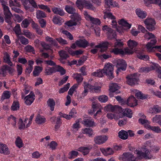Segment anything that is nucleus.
Listing matches in <instances>:
<instances>
[{
	"label": "nucleus",
	"instance_id": "obj_21",
	"mask_svg": "<svg viewBox=\"0 0 161 161\" xmlns=\"http://www.w3.org/2000/svg\"><path fill=\"white\" fill-rule=\"evenodd\" d=\"M136 12L138 16L142 19L145 18L147 15L146 13L142 11L140 8L136 9Z\"/></svg>",
	"mask_w": 161,
	"mask_h": 161
},
{
	"label": "nucleus",
	"instance_id": "obj_46",
	"mask_svg": "<svg viewBox=\"0 0 161 161\" xmlns=\"http://www.w3.org/2000/svg\"><path fill=\"white\" fill-rule=\"evenodd\" d=\"M80 24V22H78V23L71 20H70L66 22L65 23V24L66 25L69 27L72 26L74 25H79Z\"/></svg>",
	"mask_w": 161,
	"mask_h": 161
},
{
	"label": "nucleus",
	"instance_id": "obj_45",
	"mask_svg": "<svg viewBox=\"0 0 161 161\" xmlns=\"http://www.w3.org/2000/svg\"><path fill=\"white\" fill-rule=\"evenodd\" d=\"M19 39L22 44L26 45L29 43L28 40L23 36H19Z\"/></svg>",
	"mask_w": 161,
	"mask_h": 161
},
{
	"label": "nucleus",
	"instance_id": "obj_7",
	"mask_svg": "<svg viewBox=\"0 0 161 161\" xmlns=\"http://www.w3.org/2000/svg\"><path fill=\"white\" fill-rule=\"evenodd\" d=\"M122 158L123 161H132L135 159L134 155L130 152L124 153Z\"/></svg>",
	"mask_w": 161,
	"mask_h": 161
},
{
	"label": "nucleus",
	"instance_id": "obj_29",
	"mask_svg": "<svg viewBox=\"0 0 161 161\" xmlns=\"http://www.w3.org/2000/svg\"><path fill=\"white\" fill-rule=\"evenodd\" d=\"M103 13L104 14L103 18L104 19L107 18H109L111 19H115V16L112 14V13L107 11H104Z\"/></svg>",
	"mask_w": 161,
	"mask_h": 161
},
{
	"label": "nucleus",
	"instance_id": "obj_57",
	"mask_svg": "<svg viewBox=\"0 0 161 161\" xmlns=\"http://www.w3.org/2000/svg\"><path fill=\"white\" fill-rule=\"evenodd\" d=\"M60 17L59 16H55L53 18V23L56 24H58L61 23Z\"/></svg>",
	"mask_w": 161,
	"mask_h": 161
},
{
	"label": "nucleus",
	"instance_id": "obj_8",
	"mask_svg": "<svg viewBox=\"0 0 161 161\" xmlns=\"http://www.w3.org/2000/svg\"><path fill=\"white\" fill-rule=\"evenodd\" d=\"M125 104L130 107H133L137 105V100L133 96H131L128 98L127 100H126Z\"/></svg>",
	"mask_w": 161,
	"mask_h": 161
},
{
	"label": "nucleus",
	"instance_id": "obj_53",
	"mask_svg": "<svg viewBox=\"0 0 161 161\" xmlns=\"http://www.w3.org/2000/svg\"><path fill=\"white\" fill-rule=\"evenodd\" d=\"M145 38H147V39L149 40L151 39H154L155 38V35L152 33L147 32V34H146L144 36Z\"/></svg>",
	"mask_w": 161,
	"mask_h": 161
},
{
	"label": "nucleus",
	"instance_id": "obj_1",
	"mask_svg": "<svg viewBox=\"0 0 161 161\" xmlns=\"http://www.w3.org/2000/svg\"><path fill=\"white\" fill-rule=\"evenodd\" d=\"M118 22L119 24L121 26L117 27L116 26L117 22L116 20H114L112 21V25L113 26V27L116 28V30L119 33L121 34L124 31L129 29L131 26V24H129L123 19L119 20Z\"/></svg>",
	"mask_w": 161,
	"mask_h": 161
},
{
	"label": "nucleus",
	"instance_id": "obj_4",
	"mask_svg": "<svg viewBox=\"0 0 161 161\" xmlns=\"http://www.w3.org/2000/svg\"><path fill=\"white\" fill-rule=\"evenodd\" d=\"M20 1L25 9L26 10H29L31 8V5L30 4L28 5V2L34 8H37V4L34 0H20Z\"/></svg>",
	"mask_w": 161,
	"mask_h": 161
},
{
	"label": "nucleus",
	"instance_id": "obj_49",
	"mask_svg": "<svg viewBox=\"0 0 161 161\" xmlns=\"http://www.w3.org/2000/svg\"><path fill=\"white\" fill-rule=\"evenodd\" d=\"M155 0H144V3L146 6L150 7L151 6V4H155Z\"/></svg>",
	"mask_w": 161,
	"mask_h": 161
},
{
	"label": "nucleus",
	"instance_id": "obj_2",
	"mask_svg": "<svg viewBox=\"0 0 161 161\" xmlns=\"http://www.w3.org/2000/svg\"><path fill=\"white\" fill-rule=\"evenodd\" d=\"M127 79L126 81L127 84L131 86H133L137 84V82L139 80L138 76L137 73H135L128 75L126 77Z\"/></svg>",
	"mask_w": 161,
	"mask_h": 161
},
{
	"label": "nucleus",
	"instance_id": "obj_36",
	"mask_svg": "<svg viewBox=\"0 0 161 161\" xmlns=\"http://www.w3.org/2000/svg\"><path fill=\"white\" fill-rule=\"evenodd\" d=\"M78 154V153L76 151L72 150L69 153V157L68 158L72 159L75 158Z\"/></svg>",
	"mask_w": 161,
	"mask_h": 161
},
{
	"label": "nucleus",
	"instance_id": "obj_20",
	"mask_svg": "<svg viewBox=\"0 0 161 161\" xmlns=\"http://www.w3.org/2000/svg\"><path fill=\"white\" fill-rule=\"evenodd\" d=\"M52 11L55 14H58L61 16L64 15V11L60 8H52Z\"/></svg>",
	"mask_w": 161,
	"mask_h": 161
},
{
	"label": "nucleus",
	"instance_id": "obj_42",
	"mask_svg": "<svg viewBox=\"0 0 161 161\" xmlns=\"http://www.w3.org/2000/svg\"><path fill=\"white\" fill-rule=\"evenodd\" d=\"M70 86V83H68L67 84L65 85L64 87L61 88L59 91V93H61L66 92L68 91Z\"/></svg>",
	"mask_w": 161,
	"mask_h": 161
},
{
	"label": "nucleus",
	"instance_id": "obj_24",
	"mask_svg": "<svg viewBox=\"0 0 161 161\" xmlns=\"http://www.w3.org/2000/svg\"><path fill=\"white\" fill-rule=\"evenodd\" d=\"M83 122L84 125L87 127H93L95 126L94 121L92 119H85L83 121Z\"/></svg>",
	"mask_w": 161,
	"mask_h": 161
},
{
	"label": "nucleus",
	"instance_id": "obj_18",
	"mask_svg": "<svg viewBox=\"0 0 161 161\" xmlns=\"http://www.w3.org/2000/svg\"><path fill=\"white\" fill-rule=\"evenodd\" d=\"M145 126L146 128L150 129L155 132L157 133H160L161 132V129L158 126H151L147 124H145Z\"/></svg>",
	"mask_w": 161,
	"mask_h": 161
},
{
	"label": "nucleus",
	"instance_id": "obj_61",
	"mask_svg": "<svg viewBox=\"0 0 161 161\" xmlns=\"http://www.w3.org/2000/svg\"><path fill=\"white\" fill-rule=\"evenodd\" d=\"M29 24V23L28 20L27 19H25L22 22L21 25L24 28H26Z\"/></svg>",
	"mask_w": 161,
	"mask_h": 161
},
{
	"label": "nucleus",
	"instance_id": "obj_9",
	"mask_svg": "<svg viewBox=\"0 0 161 161\" xmlns=\"http://www.w3.org/2000/svg\"><path fill=\"white\" fill-rule=\"evenodd\" d=\"M145 152H142V151H140L139 150H136L134 152V153L137 155L138 156L140 157H144L146 158H148L149 159H151L152 157L149 156L150 154L149 151L147 150L145 151Z\"/></svg>",
	"mask_w": 161,
	"mask_h": 161
},
{
	"label": "nucleus",
	"instance_id": "obj_50",
	"mask_svg": "<svg viewBox=\"0 0 161 161\" xmlns=\"http://www.w3.org/2000/svg\"><path fill=\"white\" fill-rule=\"evenodd\" d=\"M15 34L18 35L21 34V31L19 24H17L14 29Z\"/></svg>",
	"mask_w": 161,
	"mask_h": 161
},
{
	"label": "nucleus",
	"instance_id": "obj_27",
	"mask_svg": "<svg viewBox=\"0 0 161 161\" xmlns=\"http://www.w3.org/2000/svg\"><path fill=\"white\" fill-rule=\"evenodd\" d=\"M11 96L10 92L8 91H4L1 97V100L3 101L5 99H9Z\"/></svg>",
	"mask_w": 161,
	"mask_h": 161
},
{
	"label": "nucleus",
	"instance_id": "obj_31",
	"mask_svg": "<svg viewBox=\"0 0 161 161\" xmlns=\"http://www.w3.org/2000/svg\"><path fill=\"white\" fill-rule=\"evenodd\" d=\"M65 9L66 12L69 14H73L75 13V9L71 6L67 5L65 7Z\"/></svg>",
	"mask_w": 161,
	"mask_h": 161
},
{
	"label": "nucleus",
	"instance_id": "obj_64",
	"mask_svg": "<svg viewBox=\"0 0 161 161\" xmlns=\"http://www.w3.org/2000/svg\"><path fill=\"white\" fill-rule=\"evenodd\" d=\"M153 109H154L155 114L161 112V108L157 105L153 106Z\"/></svg>",
	"mask_w": 161,
	"mask_h": 161
},
{
	"label": "nucleus",
	"instance_id": "obj_30",
	"mask_svg": "<svg viewBox=\"0 0 161 161\" xmlns=\"http://www.w3.org/2000/svg\"><path fill=\"white\" fill-rule=\"evenodd\" d=\"M35 121L37 124H42L45 122L46 119L42 118L41 116L38 114L36 118Z\"/></svg>",
	"mask_w": 161,
	"mask_h": 161
},
{
	"label": "nucleus",
	"instance_id": "obj_26",
	"mask_svg": "<svg viewBox=\"0 0 161 161\" xmlns=\"http://www.w3.org/2000/svg\"><path fill=\"white\" fill-rule=\"evenodd\" d=\"M123 111V116H127L129 118H131L132 117V112L131 110L128 108H125V109H122Z\"/></svg>",
	"mask_w": 161,
	"mask_h": 161
},
{
	"label": "nucleus",
	"instance_id": "obj_51",
	"mask_svg": "<svg viewBox=\"0 0 161 161\" xmlns=\"http://www.w3.org/2000/svg\"><path fill=\"white\" fill-rule=\"evenodd\" d=\"M62 32L67 36L68 38L71 40L73 39V36L70 34V33L68 31L65 30H63L62 31Z\"/></svg>",
	"mask_w": 161,
	"mask_h": 161
},
{
	"label": "nucleus",
	"instance_id": "obj_44",
	"mask_svg": "<svg viewBox=\"0 0 161 161\" xmlns=\"http://www.w3.org/2000/svg\"><path fill=\"white\" fill-rule=\"evenodd\" d=\"M135 96L137 97L140 99H145L147 97V96L145 95V94H142L140 92H136L135 94Z\"/></svg>",
	"mask_w": 161,
	"mask_h": 161
},
{
	"label": "nucleus",
	"instance_id": "obj_35",
	"mask_svg": "<svg viewBox=\"0 0 161 161\" xmlns=\"http://www.w3.org/2000/svg\"><path fill=\"white\" fill-rule=\"evenodd\" d=\"M83 130L84 131V133L88 134L89 136H92V135H94L93 131L92 128H86Z\"/></svg>",
	"mask_w": 161,
	"mask_h": 161
},
{
	"label": "nucleus",
	"instance_id": "obj_38",
	"mask_svg": "<svg viewBox=\"0 0 161 161\" xmlns=\"http://www.w3.org/2000/svg\"><path fill=\"white\" fill-rule=\"evenodd\" d=\"M19 108V103L18 102H14L11 107V109L13 111L17 110Z\"/></svg>",
	"mask_w": 161,
	"mask_h": 161
},
{
	"label": "nucleus",
	"instance_id": "obj_41",
	"mask_svg": "<svg viewBox=\"0 0 161 161\" xmlns=\"http://www.w3.org/2000/svg\"><path fill=\"white\" fill-rule=\"evenodd\" d=\"M8 67V66L7 65H4L0 69V73L2 74L3 76H5Z\"/></svg>",
	"mask_w": 161,
	"mask_h": 161
},
{
	"label": "nucleus",
	"instance_id": "obj_6",
	"mask_svg": "<svg viewBox=\"0 0 161 161\" xmlns=\"http://www.w3.org/2000/svg\"><path fill=\"white\" fill-rule=\"evenodd\" d=\"M127 64L123 59H118L116 62V67L118 68V70H125L127 67Z\"/></svg>",
	"mask_w": 161,
	"mask_h": 161
},
{
	"label": "nucleus",
	"instance_id": "obj_47",
	"mask_svg": "<svg viewBox=\"0 0 161 161\" xmlns=\"http://www.w3.org/2000/svg\"><path fill=\"white\" fill-rule=\"evenodd\" d=\"M61 119L60 117H58L57 118V120L56 122V125L55 126L54 129L55 131H57L60 128V125L61 124Z\"/></svg>",
	"mask_w": 161,
	"mask_h": 161
},
{
	"label": "nucleus",
	"instance_id": "obj_14",
	"mask_svg": "<svg viewBox=\"0 0 161 161\" xmlns=\"http://www.w3.org/2000/svg\"><path fill=\"white\" fill-rule=\"evenodd\" d=\"M107 36L108 39L112 40L114 38H115L116 34L115 31L113 30L111 28H107L106 29Z\"/></svg>",
	"mask_w": 161,
	"mask_h": 161
},
{
	"label": "nucleus",
	"instance_id": "obj_60",
	"mask_svg": "<svg viewBox=\"0 0 161 161\" xmlns=\"http://www.w3.org/2000/svg\"><path fill=\"white\" fill-rule=\"evenodd\" d=\"M48 146H49L50 147L52 150H54L56 148V147L57 146V143L55 142L52 141L48 145Z\"/></svg>",
	"mask_w": 161,
	"mask_h": 161
},
{
	"label": "nucleus",
	"instance_id": "obj_28",
	"mask_svg": "<svg viewBox=\"0 0 161 161\" xmlns=\"http://www.w3.org/2000/svg\"><path fill=\"white\" fill-rule=\"evenodd\" d=\"M157 41L156 39H154L151 40L150 42H148L146 45V47L147 50L150 49L151 48L153 47L156 44Z\"/></svg>",
	"mask_w": 161,
	"mask_h": 161
},
{
	"label": "nucleus",
	"instance_id": "obj_48",
	"mask_svg": "<svg viewBox=\"0 0 161 161\" xmlns=\"http://www.w3.org/2000/svg\"><path fill=\"white\" fill-rule=\"evenodd\" d=\"M45 13L42 11L39 10L36 12V17L38 19L46 17Z\"/></svg>",
	"mask_w": 161,
	"mask_h": 161
},
{
	"label": "nucleus",
	"instance_id": "obj_3",
	"mask_svg": "<svg viewBox=\"0 0 161 161\" xmlns=\"http://www.w3.org/2000/svg\"><path fill=\"white\" fill-rule=\"evenodd\" d=\"M113 67L114 66L112 64L109 63L105 65L103 69V73L109 76L110 79H112L114 77L113 74Z\"/></svg>",
	"mask_w": 161,
	"mask_h": 161
},
{
	"label": "nucleus",
	"instance_id": "obj_56",
	"mask_svg": "<svg viewBox=\"0 0 161 161\" xmlns=\"http://www.w3.org/2000/svg\"><path fill=\"white\" fill-rule=\"evenodd\" d=\"M18 124L19 125V128L20 130L24 129L25 128V124L23 123L22 120L20 118L19 119Z\"/></svg>",
	"mask_w": 161,
	"mask_h": 161
},
{
	"label": "nucleus",
	"instance_id": "obj_13",
	"mask_svg": "<svg viewBox=\"0 0 161 161\" xmlns=\"http://www.w3.org/2000/svg\"><path fill=\"white\" fill-rule=\"evenodd\" d=\"M81 6L84 7L87 9L94 10L95 9V8L91 3L90 2L88 1L84 0L81 3Z\"/></svg>",
	"mask_w": 161,
	"mask_h": 161
},
{
	"label": "nucleus",
	"instance_id": "obj_5",
	"mask_svg": "<svg viewBox=\"0 0 161 161\" xmlns=\"http://www.w3.org/2000/svg\"><path fill=\"white\" fill-rule=\"evenodd\" d=\"M146 25V27L147 30L150 31L154 30L155 29L154 25L156 24L155 20L152 19H147L144 21Z\"/></svg>",
	"mask_w": 161,
	"mask_h": 161
},
{
	"label": "nucleus",
	"instance_id": "obj_25",
	"mask_svg": "<svg viewBox=\"0 0 161 161\" xmlns=\"http://www.w3.org/2000/svg\"><path fill=\"white\" fill-rule=\"evenodd\" d=\"M119 54H121L122 55H125L126 54H132L133 53V52L129 49L125 48L123 50L122 48H119Z\"/></svg>",
	"mask_w": 161,
	"mask_h": 161
},
{
	"label": "nucleus",
	"instance_id": "obj_15",
	"mask_svg": "<svg viewBox=\"0 0 161 161\" xmlns=\"http://www.w3.org/2000/svg\"><path fill=\"white\" fill-rule=\"evenodd\" d=\"M0 153L5 155H8L10 153L8 147L5 144H0Z\"/></svg>",
	"mask_w": 161,
	"mask_h": 161
},
{
	"label": "nucleus",
	"instance_id": "obj_22",
	"mask_svg": "<svg viewBox=\"0 0 161 161\" xmlns=\"http://www.w3.org/2000/svg\"><path fill=\"white\" fill-rule=\"evenodd\" d=\"M56 67H49L47 69L45 70V73L47 75H50L53 73H55L56 72Z\"/></svg>",
	"mask_w": 161,
	"mask_h": 161
},
{
	"label": "nucleus",
	"instance_id": "obj_19",
	"mask_svg": "<svg viewBox=\"0 0 161 161\" xmlns=\"http://www.w3.org/2000/svg\"><path fill=\"white\" fill-rule=\"evenodd\" d=\"M59 54L61 59H60V60L61 62V60L66 59L67 58L69 57V55L64 50H61L59 52Z\"/></svg>",
	"mask_w": 161,
	"mask_h": 161
},
{
	"label": "nucleus",
	"instance_id": "obj_54",
	"mask_svg": "<svg viewBox=\"0 0 161 161\" xmlns=\"http://www.w3.org/2000/svg\"><path fill=\"white\" fill-rule=\"evenodd\" d=\"M118 86L117 84L115 83H114L112 84V86L110 87L109 90L111 92H116V91L118 90Z\"/></svg>",
	"mask_w": 161,
	"mask_h": 161
},
{
	"label": "nucleus",
	"instance_id": "obj_63",
	"mask_svg": "<svg viewBox=\"0 0 161 161\" xmlns=\"http://www.w3.org/2000/svg\"><path fill=\"white\" fill-rule=\"evenodd\" d=\"M123 42H116L114 43V47L116 48H121L123 47Z\"/></svg>",
	"mask_w": 161,
	"mask_h": 161
},
{
	"label": "nucleus",
	"instance_id": "obj_32",
	"mask_svg": "<svg viewBox=\"0 0 161 161\" xmlns=\"http://www.w3.org/2000/svg\"><path fill=\"white\" fill-rule=\"evenodd\" d=\"M42 71V68L39 66H36L33 71V75L34 76L39 75V73Z\"/></svg>",
	"mask_w": 161,
	"mask_h": 161
},
{
	"label": "nucleus",
	"instance_id": "obj_33",
	"mask_svg": "<svg viewBox=\"0 0 161 161\" xmlns=\"http://www.w3.org/2000/svg\"><path fill=\"white\" fill-rule=\"evenodd\" d=\"M71 18L74 20V22H78L81 20L80 15L77 13H75L71 16Z\"/></svg>",
	"mask_w": 161,
	"mask_h": 161
},
{
	"label": "nucleus",
	"instance_id": "obj_59",
	"mask_svg": "<svg viewBox=\"0 0 161 161\" xmlns=\"http://www.w3.org/2000/svg\"><path fill=\"white\" fill-rule=\"evenodd\" d=\"M87 57L84 56L81 57L78 61V63L79 64H78L77 65H80L81 64H82L87 59Z\"/></svg>",
	"mask_w": 161,
	"mask_h": 161
},
{
	"label": "nucleus",
	"instance_id": "obj_11",
	"mask_svg": "<svg viewBox=\"0 0 161 161\" xmlns=\"http://www.w3.org/2000/svg\"><path fill=\"white\" fill-rule=\"evenodd\" d=\"M107 107L108 110L112 112L115 113L119 112L120 113L123 111L122 108L117 105L113 106L111 105H108L107 106Z\"/></svg>",
	"mask_w": 161,
	"mask_h": 161
},
{
	"label": "nucleus",
	"instance_id": "obj_58",
	"mask_svg": "<svg viewBox=\"0 0 161 161\" xmlns=\"http://www.w3.org/2000/svg\"><path fill=\"white\" fill-rule=\"evenodd\" d=\"M56 40L61 45L67 44L66 41L61 37L56 38Z\"/></svg>",
	"mask_w": 161,
	"mask_h": 161
},
{
	"label": "nucleus",
	"instance_id": "obj_62",
	"mask_svg": "<svg viewBox=\"0 0 161 161\" xmlns=\"http://www.w3.org/2000/svg\"><path fill=\"white\" fill-rule=\"evenodd\" d=\"M68 78L69 76H66L60 82H59L58 86H61L64 84L68 80Z\"/></svg>",
	"mask_w": 161,
	"mask_h": 161
},
{
	"label": "nucleus",
	"instance_id": "obj_23",
	"mask_svg": "<svg viewBox=\"0 0 161 161\" xmlns=\"http://www.w3.org/2000/svg\"><path fill=\"white\" fill-rule=\"evenodd\" d=\"M47 104L48 106L50 107V109L51 111H53L54 110L55 103L53 99L49 98L47 101Z\"/></svg>",
	"mask_w": 161,
	"mask_h": 161
},
{
	"label": "nucleus",
	"instance_id": "obj_17",
	"mask_svg": "<svg viewBox=\"0 0 161 161\" xmlns=\"http://www.w3.org/2000/svg\"><path fill=\"white\" fill-rule=\"evenodd\" d=\"M105 3L107 6H111L112 7H119L118 4L115 2H113V0H105Z\"/></svg>",
	"mask_w": 161,
	"mask_h": 161
},
{
	"label": "nucleus",
	"instance_id": "obj_43",
	"mask_svg": "<svg viewBox=\"0 0 161 161\" xmlns=\"http://www.w3.org/2000/svg\"><path fill=\"white\" fill-rule=\"evenodd\" d=\"M74 75L75 76V79L76 80L78 84L82 81L83 80V78L80 74L76 73L74 74Z\"/></svg>",
	"mask_w": 161,
	"mask_h": 161
},
{
	"label": "nucleus",
	"instance_id": "obj_52",
	"mask_svg": "<svg viewBox=\"0 0 161 161\" xmlns=\"http://www.w3.org/2000/svg\"><path fill=\"white\" fill-rule=\"evenodd\" d=\"M99 100L101 102L105 103L108 100V97L105 95L100 96L98 97Z\"/></svg>",
	"mask_w": 161,
	"mask_h": 161
},
{
	"label": "nucleus",
	"instance_id": "obj_55",
	"mask_svg": "<svg viewBox=\"0 0 161 161\" xmlns=\"http://www.w3.org/2000/svg\"><path fill=\"white\" fill-rule=\"evenodd\" d=\"M151 142L149 141H147L146 142V145L144 146L142 148L144 151L145 150H148V149H149V148L151 149L152 146H151Z\"/></svg>",
	"mask_w": 161,
	"mask_h": 161
},
{
	"label": "nucleus",
	"instance_id": "obj_10",
	"mask_svg": "<svg viewBox=\"0 0 161 161\" xmlns=\"http://www.w3.org/2000/svg\"><path fill=\"white\" fill-rule=\"evenodd\" d=\"M108 139L106 136L103 135L97 136L94 138V141L96 144H100L104 143Z\"/></svg>",
	"mask_w": 161,
	"mask_h": 161
},
{
	"label": "nucleus",
	"instance_id": "obj_34",
	"mask_svg": "<svg viewBox=\"0 0 161 161\" xmlns=\"http://www.w3.org/2000/svg\"><path fill=\"white\" fill-rule=\"evenodd\" d=\"M16 146L19 148L23 146V144L21 139L19 137H18L15 142Z\"/></svg>",
	"mask_w": 161,
	"mask_h": 161
},
{
	"label": "nucleus",
	"instance_id": "obj_39",
	"mask_svg": "<svg viewBox=\"0 0 161 161\" xmlns=\"http://www.w3.org/2000/svg\"><path fill=\"white\" fill-rule=\"evenodd\" d=\"M89 20L91 22L94 24L99 25L101 23L100 20L97 18H94L92 17H91Z\"/></svg>",
	"mask_w": 161,
	"mask_h": 161
},
{
	"label": "nucleus",
	"instance_id": "obj_12",
	"mask_svg": "<svg viewBox=\"0 0 161 161\" xmlns=\"http://www.w3.org/2000/svg\"><path fill=\"white\" fill-rule=\"evenodd\" d=\"M75 43L79 47L85 48L88 45V42L85 39L79 40L75 42Z\"/></svg>",
	"mask_w": 161,
	"mask_h": 161
},
{
	"label": "nucleus",
	"instance_id": "obj_16",
	"mask_svg": "<svg viewBox=\"0 0 161 161\" xmlns=\"http://www.w3.org/2000/svg\"><path fill=\"white\" fill-rule=\"evenodd\" d=\"M118 136L121 139H126L128 136V132L126 131L122 130L119 132Z\"/></svg>",
	"mask_w": 161,
	"mask_h": 161
},
{
	"label": "nucleus",
	"instance_id": "obj_37",
	"mask_svg": "<svg viewBox=\"0 0 161 161\" xmlns=\"http://www.w3.org/2000/svg\"><path fill=\"white\" fill-rule=\"evenodd\" d=\"M137 45V43L133 40H129L128 42V46L131 49L136 46Z\"/></svg>",
	"mask_w": 161,
	"mask_h": 161
},
{
	"label": "nucleus",
	"instance_id": "obj_40",
	"mask_svg": "<svg viewBox=\"0 0 161 161\" xmlns=\"http://www.w3.org/2000/svg\"><path fill=\"white\" fill-rule=\"evenodd\" d=\"M56 72H59L61 75H63L66 73V70L62 67L59 66H56Z\"/></svg>",
	"mask_w": 161,
	"mask_h": 161
}]
</instances>
